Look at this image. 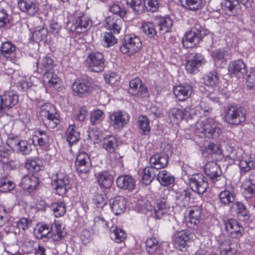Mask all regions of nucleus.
Returning <instances> with one entry per match:
<instances>
[{
    "instance_id": "nucleus-36",
    "label": "nucleus",
    "mask_w": 255,
    "mask_h": 255,
    "mask_svg": "<svg viewBox=\"0 0 255 255\" xmlns=\"http://www.w3.org/2000/svg\"><path fill=\"white\" fill-rule=\"evenodd\" d=\"M38 179L35 176L26 175L21 180V186L24 190L31 192L38 184Z\"/></svg>"
},
{
    "instance_id": "nucleus-34",
    "label": "nucleus",
    "mask_w": 255,
    "mask_h": 255,
    "mask_svg": "<svg viewBox=\"0 0 255 255\" xmlns=\"http://www.w3.org/2000/svg\"><path fill=\"white\" fill-rule=\"evenodd\" d=\"M65 136L70 146L77 142L80 139V133L78 128L75 125H70L67 129Z\"/></svg>"
},
{
    "instance_id": "nucleus-39",
    "label": "nucleus",
    "mask_w": 255,
    "mask_h": 255,
    "mask_svg": "<svg viewBox=\"0 0 255 255\" xmlns=\"http://www.w3.org/2000/svg\"><path fill=\"white\" fill-rule=\"evenodd\" d=\"M157 179L164 186L172 184L175 180L174 177L165 170L160 171L157 174Z\"/></svg>"
},
{
    "instance_id": "nucleus-23",
    "label": "nucleus",
    "mask_w": 255,
    "mask_h": 255,
    "mask_svg": "<svg viewBox=\"0 0 255 255\" xmlns=\"http://www.w3.org/2000/svg\"><path fill=\"white\" fill-rule=\"evenodd\" d=\"M123 17L117 16H110L105 19V26L110 31L114 34H119L124 24Z\"/></svg>"
},
{
    "instance_id": "nucleus-3",
    "label": "nucleus",
    "mask_w": 255,
    "mask_h": 255,
    "mask_svg": "<svg viewBox=\"0 0 255 255\" xmlns=\"http://www.w3.org/2000/svg\"><path fill=\"white\" fill-rule=\"evenodd\" d=\"M208 148L211 150V152L221 154L232 162H234L236 159H239L241 153V149H235L231 144L226 142H224L222 144L210 143Z\"/></svg>"
},
{
    "instance_id": "nucleus-14",
    "label": "nucleus",
    "mask_w": 255,
    "mask_h": 255,
    "mask_svg": "<svg viewBox=\"0 0 255 255\" xmlns=\"http://www.w3.org/2000/svg\"><path fill=\"white\" fill-rule=\"evenodd\" d=\"M91 26V20L84 14H81L80 15H77L70 30L77 33H82L86 31Z\"/></svg>"
},
{
    "instance_id": "nucleus-15",
    "label": "nucleus",
    "mask_w": 255,
    "mask_h": 255,
    "mask_svg": "<svg viewBox=\"0 0 255 255\" xmlns=\"http://www.w3.org/2000/svg\"><path fill=\"white\" fill-rule=\"evenodd\" d=\"M77 171L79 173H86L91 169V164L89 156L84 151H80L75 161Z\"/></svg>"
},
{
    "instance_id": "nucleus-37",
    "label": "nucleus",
    "mask_w": 255,
    "mask_h": 255,
    "mask_svg": "<svg viewBox=\"0 0 255 255\" xmlns=\"http://www.w3.org/2000/svg\"><path fill=\"white\" fill-rule=\"evenodd\" d=\"M110 235L111 239L118 244L124 242L127 238V233L125 231L116 226H112L111 228Z\"/></svg>"
},
{
    "instance_id": "nucleus-54",
    "label": "nucleus",
    "mask_w": 255,
    "mask_h": 255,
    "mask_svg": "<svg viewBox=\"0 0 255 255\" xmlns=\"http://www.w3.org/2000/svg\"><path fill=\"white\" fill-rule=\"evenodd\" d=\"M169 118L173 124H178L183 119L182 110L178 108L172 109L169 112Z\"/></svg>"
},
{
    "instance_id": "nucleus-56",
    "label": "nucleus",
    "mask_w": 255,
    "mask_h": 255,
    "mask_svg": "<svg viewBox=\"0 0 255 255\" xmlns=\"http://www.w3.org/2000/svg\"><path fill=\"white\" fill-rule=\"evenodd\" d=\"M128 5L137 13H140L144 10L142 0H126Z\"/></svg>"
},
{
    "instance_id": "nucleus-19",
    "label": "nucleus",
    "mask_w": 255,
    "mask_h": 255,
    "mask_svg": "<svg viewBox=\"0 0 255 255\" xmlns=\"http://www.w3.org/2000/svg\"><path fill=\"white\" fill-rule=\"evenodd\" d=\"M128 114L124 111L114 112L110 116L112 125L115 128H120L127 124L129 121Z\"/></svg>"
},
{
    "instance_id": "nucleus-58",
    "label": "nucleus",
    "mask_w": 255,
    "mask_h": 255,
    "mask_svg": "<svg viewBox=\"0 0 255 255\" xmlns=\"http://www.w3.org/2000/svg\"><path fill=\"white\" fill-rule=\"evenodd\" d=\"M35 136L37 137L38 144L41 146L45 145L49 142V136L45 131L37 130L35 131Z\"/></svg>"
},
{
    "instance_id": "nucleus-26",
    "label": "nucleus",
    "mask_w": 255,
    "mask_h": 255,
    "mask_svg": "<svg viewBox=\"0 0 255 255\" xmlns=\"http://www.w3.org/2000/svg\"><path fill=\"white\" fill-rule=\"evenodd\" d=\"M154 20L160 32L165 33L170 31L173 22L170 16H157L154 17Z\"/></svg>"
},
{
    "instance_id": "nucleus-21",
    "label": "nucleus",
    "mask_w": 255,
    "mask_h": 255,
    "mask_svg": "<svg viewBox=\"0 0 255 255\" xmlns=\"http://www.w3.org/2000/svg\"><path fill=\"white\" fill-rule=\"evenodd\" d=\"M129 93L138 97H145L147 93V89L144 87L141 81L138 78H134L129 82Z\"/></svg>"
},
{
    "instance_id": "nucleus-31",
    "label": "nucleus",
    "mask_w": 255,
    "mask_h": 255,
    "mask_svg": "<svg viewBox=\"0 0 255 255\" xmlns=\"http://www.w3.org/2000/svg\"><path fill=\"white\" fill-rule=\"evenodd\" d=\"M117 186L124 190H132L135 188L134 179L129 175L119 176L116 180Z\"/></svg>"
},
{
    "instance_id": "nucleus-12",
    "label": "nucleus",
    "mask_w": 255,
    "mask_h": 255,
    "mask_svg": "<svg viewBox=\"0 0 255 255\" xmlns=\"http://www.w3.org/2000/svg\"><path fill=\"white\" fill-rule=\"evenodd\" d=\"M69 180L67 175L63 172H58L56 178L52 182L53 186L57 194L63 196L65 194L69 186Z\"/></svg>"
},
{
    "instance_id": "nucleus-28",
    "label": "nucleus",
    "mask_w": 255,
    "mask_h": 255,
    "mask_svg": "<svg viewBox=\"0 0 255 255\" xmlns=\"http://www.w3.org/2000/svg\"><path fill=\"white\" fill-rule=\"evenodd\" d=\"M170 208V205L166 197H161L157 200V205L154 208V213L156 218L160 219L166 214Z\"/></svg>"
},
{
    "instance_id": "nucleus-57",
    "label": "nucleus",
    "mask_w": 255,
    "mask_h": 255,
    "mask_svg": "<svg viewBox=\"0 0 255 255\" xmlns=\"http://www.w3.org/2000/svg\"><path fill=\"white\" fill-rule=\"evenodd\" d=\"M51 209L56 217L63 216L66 212L65 205L62 202L53 203L51 206Z\"/></svg>"
},
{
    "instance_id": "nucleus-46",
    "label": "nucleus",
    "mask_w": 255,
    "mask_h": 255,
    "mask_svg": "<svg viewBox=\"0 0 255 255\" xmlns=\"http://www.w3.org/2000/svg\"><path fill=\"white\" fill-rule=\"evenodd\" d=\"M0 49L2 52V56L7 58L14 53L16 47L11 42L6 41L2 43Z\"/></svg>"
},
{
    "instance_id": "nucleus-55",
    "label": "nucleus",
    "mask_w": 255,
    "mask_h": 255,
    "mask_svg": "<svg viewBox=\"0 0 255 255\" xmlns=\"http://www.w3.org/2000/svg\"><path fill=\"white\" fill-rule=\"evenodd\" d=\"M218 80L217 73L215 71L206 74L203 77L204 83L208 86L213 87L216 85Z\"/></svg>"
},
{
    "instance_id": "nucleus-5",
    "label": "nucleus",
    "mask_w": 255,
    "mask_h": 255,
    "mask_svg": "<svg viewBox=\"0 0 255 255\" xmlns=\"http://www.w3.org/2000/svg\"><path fill=\"white\" fill-rule=\"evenodd\" d=\"M142 47V43L139 37L134 34L125 35L120 50L123 54L132 55L139 51Z\"/></svg>"
},
{
    "instance_id": "nucleus-51",
    "label": "nucleus",
    "mask_w": 255,
    "mask_h": 255,
    "mask_svg": "<svg viewBox=\"0 0 255 255\" xmlns=\"http://www.w3.org/2000/svg\"><path fill=\"white\" fill-rule=\"evenodd\" d=\"M112 31L106 32L103 37L102 43L106 47L114 45L117 42V39Z\"/></svg>"
},
{
    "instance_id": "nucleus-33",
    "label": "nucleus",
    "mask_w": 255,
    "mask_h": 255,
    "mask_svg": "<svg viewBox=\"0 0 255 255\" xmlns=\"http://www.w3.org/2000/svg\"><path fill=\"white\" fill-rule=\"evenodd\" d=\"M118 143L119 140L115 136L110 135L103 139L102 146L108 152L112 153L117 149Z\"/></svg>"
},
{
    "instance_id": "nucleus-29",
    "label": "nucleus",
    "mask_w": 255,
    "mask_h": 255,
    "mask_svg": "<svg viewBox=\"0 0 255 255\" xmlns=\"http://www.w3.org/2000/svg\"><path fill=\"white\" fill-rule=\"evenodd\" d=\"M97 180L100 187L108 189L113 183L114 176L110 172L104 171L98 173Z\"/></svg>"
},
{
    "instance_id": "nucleus-6",
    "label": "nucleus",
    "mask_w": 255,
    "mask_h": 255,
    "mask_svg": "<svg viewBox=\"0 0 255 255\" xmlns=\"http://www.w3.org/2000/svg\"><path fill=\"white\" fill-rule=\"evenodd\" d=\"M246 115L244 108L232 106L228 108L224 119L230 125L238 126L246 120Z\"/></svg>"
},
{
    "instance_id": "nucleus-18",
    "label": "nucleus",
    "mask_w": 255,
    "mask_h": 255,
    "mask_svg": "<svg viewBox=\"0 0 255 255\" xmlns=\"http://www.w3.org/2000/svg\"><path fill=\"white\" fill-rule=\"evenodd\" d=\"M219 242V250L221 255H235L237 254V245L232 240L224 239L221 236Z\"/></svg>"
},
{
    "instance_id": "nucleus-16",
    "label": "nucleus",
    "mask_w": 255,
    "mask_h": 255,
    "mask_svg": "<svg viewBox=\"0 0 255 255\" xmlns=\"http://www.w3.org/2000/svg\"><path fill=\"white\" fill-rule=\"evenodd\" d=\"M193 236L188 230H181L177 232L173 237L175 248L182 251L185 248L186 243L193 239Z\"/></svg>"
},
{
    "instance_id": "nucleus-22",
    "label": "nucleus",
    "mask_w": 255,
    "mask_h": 255,
    "mask_svg": "<svg viewBox=\"0 0 255 255\" xmlns=\"http://www.w3.org/2000/svg\"><path fill=\"white\" fill-rule=\"evenodd\" d=\"M150 164L153 168L160 169L166 167L169 162L168 154L158 153L152 155L150 158Z\"/></svg>"
},
{
    "instance_id": "nucleus-62",
    "label": "nucleus",
    "mask_w": 255,
    "mask_h": 255,
    "mask_svg": "<svg viewBox=\"0 0 255 255\" xmlns=\"http://www.w3.org/2000/svg\"><path fill=\"white\" fill-rule=\"evenodd\" d=\"M160 0H144V4L148 11H156L159 7Z\"/></svg>"
},
{
    "instance_id": "nucleus-35",
    "label": "nucleus",
    "mask_w": 255,
    "mask_h": 255,
    "mask_svg": "<svg viewBox=\"0 0 255 255\" xmlns=\"http://www.w3.org/2000/svg\"><path fill=\"white\" fill-rule=\"evenodd\" d=\"M191 192L188 190H183L176 192L175 203L180 207H186L190 200Z\"/></svg>"
},
{
    "instance_id": "nucleus-43",
    "label": "nucleus",
    "mask_w": 255,
    "mask_h": 255,
    "mask_svg": "<svg viewBox=\"0 0 255 255\" xmlns=\"http://www.w3.org/2000/svg\"><path fill=\"white\" fill-rule=\"evenodd\" d=\"M242 151L241 150V155L239 159H236L235 161H240L239 165L242 171L245 172L249 171L255 168V160L252 158L243 159L242 157Z\"/></svg>"
},
{
    "instance_id": "nucleus-17",
    "label": "nucleus",
    "mask_w": 255,
    "mask_h": 255,
    "mask_svg": "<svg viewBox=\"0 0 255 255\" xmlns=\"http://www.w3.org/2000/svg\"><path fill=\"white\" fill-rule=\"evenodd\" d=\"M204 172L213 183L220 180L222 175L220 166L214 161L206 163L204 166Z\"/></svg>"
},
{
    "instance_id": "nucleus-49",
    "label": "nucleus",
    "mask_w": 255,
    "mask_h": 255,
    "mask_svg": "<svg viewBox=\"0 0 255 255\" xmlns=\"http://www.w3.org/2000/svg\"><path fill=\"white\" fill-rule=\"evenodd\" d=\"M202 210L200 207L194 206L189 211V223H197L200 222Z\"/></svg>"
},
{
    "instance_id": "nucleus-42",
    "label": "nucleus",
    "mask_w": 255,
    "mask_h": 255,
    "mask_svg": "<svg viewBox=\"0 0 255 255\" xmlns=\"http://www.w3.org/2000/svg\"><path fill=\"white\" fill-rule=\"evenodd\" d=\"M38 71L40 73L47 71H53V60L48 57H45L37 63Z\"/></svg>"
},
{
    "instance_id": "nucleus-41",
    "label": "nucleus",
    "mask_w": 255,
    "mask_h": 255,
    "mask_svg": "<svg viewBox=\"0 0 255 255\" xmlns=\"http://www.w3.org/2000/svg\"><path fill=\"white\" fill-rule=\"evenodd\" d=\"M237 208V218L241 222H247L250 218L249 212L246 206L242 202H237L235 203Z\"/></svg>"
},
{
    "instance_id": "nucleus-44",
    "label": "nucleus",
    "mask_w": 255,
    "mask_h": 255,
    "mask_svg": "<svg viewBox=\"0 0 255 255\" xmlns=\"http://www.w3.org/2000/svg\"><path fill=\"white\" fill-rule=\"evenodd\" d=\"M227 232L233 238H239L242 236L244 228L240 224H225Z\"/></svg>"
},
{
    "instance_id": "nucleus-63",
    "label": "nucleus",
    "mask_w": 255,
    "mask_h": 255,
    "mask_svg": "<svg viewBox=\"0 0 255 255\" xmlns=\"http://www.w3.org/2000/svg\"><path fill=\"white\" fill-rule=\"evenodd\" d=\"M104 115V113L100 110H97L91 112L90 122L93 125L99 123L101 118Z\"/></svg>"
},
{
    "instance_id": "nucleus-25",
    "label": "nucleus",
    "mask_w": 255,
    "mask_h": 255,
    "mask_svg": "<svg viewBox=\"0 0 255 255\" xmlns=\"http://www.w3.org/2000/svg\"><path fill=\"white\" fill-rule=\"evenodd\" d=\"M192 91V86L187 83L177 86L173 89V94L179 101H184L188 98Z\"/></svg>"
},
{
    "instance_id": "nucleus-7",
    "label": "nucleus",
    "mask_w": 255,
    "mask_h": 255,
    "mask_svg": "<svg viewBox=\"0 0 255 255\" xmlns=\"http://www.w3.org/2000/svg\"><path fill=\"white\" fill-rule=\"evenodd\" d=\"M73 94L79 97H84L89 95L93 91V84L88 79H77L72 85Z\"/></svg>"
},
{
    "instance_id": "nucleus-59",
    "label": "nucleus",
    "mask_w": 255,
    "mask_h": 255,
    "mask_svg": "<svg viewBox=\"0 0 255 255\" xmlns=\"http://www.w3.org/2000/svg\"><path fill=\"white\" fill-rule=\"evenodd\" d=\"M138 126L142 133L146 134L150 130L149 121L145 116H139L138 119Z\"/></svg>"
},
{
    "instance_id": "nucleus-1",
    "label": "nucleus",
    "mask_w": 255,
    "mask_h": 255,
    "mask_svg": "<svg viewBox=\"0 0 255 255\" xmlns=\"http://www.w3.org/2000/svg\"><path fill=\"white\" fill-rule=\"evenodd\" d=\"M195 133L200 138L216 139L222 132L220 123L212 118L198 121L194 125Z\"/></svg>"
},
{
    "instance_id": "nucleus-64",
    "label": "nucleus",
    "mask_w": 255,
    "mask_h": 255,
    "mask_svg": "<svg viewBox=\"0 0 255 255\" xmlns=\"http://www.w3.org/2000/svg\"><path fill=\"white\" fill-rule=\"evenodd\" d=\"M14 184L8 180H3L0 182V191L1 192H8L14 188Z\"/></svg>"
},
{
    "instance_id": "nucleus-24",
    "label": "nucleus",
    "mask_w": 255,
    "mask_h": 255,
    "mask_svg": "<svg viewBox=\"0 0 255 255\" xmlns=\"http://www.w3.org/2000/svg\"><path fill=\"white\" fill-rule=\"evenodd\" d=\"M204 57L200 53H196L194 55H190L186 61V70L190 73H195L198 72L199 67L202 64Z\"/></svg>"
},
{
    "instance_id": "nucleus-61",
    "label": "nucleus",
    "mask_w": 255,
    "mask_h": 255,
    "mask_svg": "<svg viewBox=\"0 0 255 255\" xmlns=\"http://www.w3.org/2000/svg\"><path fill=\"white\" fill-rule=\"evenodd\" d=\"M205 106V104L204 102H201L200 105L196 107L195 114L198 115L199 117L207 116L212 111V109Z\"/></svg>"
},
{
    "instance_id": "nucleus-27",
    "label": "nucleus",
    "mask_w": 255,
    "mask_h": 255,
    "mask_svg": "<svg viewBox=\"0 0 255 255\" xmlns=\"http://www.w3.org/2000/svg\"><path fill=\"white\" fill-rule=\"evenodd\" d=\"M110 205L112 212L115 215H119L125 211L127 201L123 196H118L110 200Z\"/></svg>"
},
{
    "instance_id": "nucleus-30",
    "label": "nucleus",
    "mask_w": 255,
    "mask_h": 255,
    "mask_svg": "<svg viewBox=\"0 0 255 255\" xmlns=\"http://www.w3.org/2000/svg\"><path fill=\"white\" fill-rule=\"evenodd\" d=\"M146 250L149 255H162L163 251L155 238H150L145 242Z\"/></svg>"
},
{
    "instance_id": "nucleus-40",
    "label": "nucleus",
    "mask_w": 255,
    "mask_h": 255,
    "mask_svg": "<svg viewBox=\"0 0 255 255\" xmlns=\"http://www.w3.org/2000/svg\"><path fill=\"white\" fill-rule=\"evenodd\" d=\"M43 81L46 86L54 87L60 82V79L53 71H47L43 74Z\"/></svg>"
},
{
    "instance_id": "nucleus-20",
    "label": "nucleus",
    "mask_w": 255,
    "mask_h": 255,
    "mask_svg": "<svg viewBox=\"0 0 255 255\" xmlns=\"http://www.w3.org/2000/svg\"><path fill=\"white\" fill-rule=\"evenodd\" d=\"M18 7L21 11L31 16L34 15L39 10L36 0H19Z\"/></svg>"
},
{
    "instance_id": "nucleus-48",
    "label": "nucleus",
    "mask_w": 255,
    "mask_h": 255,
    "mask_svg": "<svg viewBox=\"0 0 255 255\" xmlns=\"http://www.w3.org/2000/svg\"><path fill=\"white\" fill-rule=\"evenodd\" d=\"M141 30L148 38L154 37L157 33L155 26L151 22H145L142 23Z\"/></svg>"
},
{
    "instance_id": "nucleus-45",
    "label": "nucleus",
    "mask_w": 255,
    "mask_h": 255,
    "mask_svg": "<svg viewBox=\"0 0 255 255\" xmlns=\"http://www.w3.org/2000/svg\"><path fill=\"white\" fill-rule=\"evenodd\" d=\"M142 174V182L146 185L150 184L155 176L154 168L151 166L145 167Z\"/></svg>"
},
{
    "instance_id": "nucleus-60",
    "label": "nucleus",
    "mask_w": 255,
    "mask_h": 255,
    "mask_svg": "<svg viewBox=\"0 0 255 255\" xmlns=\"http://www.w3.org/2000/svg\"><path fill=\"white\" fill-rule=\"evenodd\" d=\"M17 150L22 154H28L31 151V145L24 140L19 141L16 145Z\"/></svg>"
},
{
    "instance_id": "nucleus-2",
    "label": "nucleus",
    "mask_w": 255,
    "mask_h": 255,
    "mask_svg": "<svg viewBox=\"0 0 255 255\" xmlns=\"http://www.w3.org/2000/svg\"><path fill=\"white\" fill-rule=\"evenodd\" d=\"M40 116L47 128H55L60 123L59 115L55 107L50 103H46L41 106Z\"/></svg>"
},
{
    "instance_id": "nucleus-11",
    "label": "nucleus",
    "mask_w": 255,
    "mask_h": 255,
    "mask_svg": "<svg viewBox=\"0 0 255 255\" xmlns=\"http://www.w3.org/2000/svg\"><path fill=\"white\" fill-rule=\"evenodd\" d=\"M89 68L95 72H101L105 68V59L102 53L98 52H92L88 57Z\"/></svg>"
},
{
    "instance_id": "nucleus-13",
    "label": "nucleus",
    "mask_w": 255,
    "mask_h": 255,
    "mask_svg": "<svg viewBox=\"0 0 255 255\" xmlns=\"http://www.w3.org/2000/svg\"><path fill=\"white\" fill-rule=\"evenodd\" d=\"M252 0H225L223 6L225 10L230 12V14L236 15L238 14L240 4L248 8L252 6Z\"/></svg>"
},
{
    "instance_id": "nucleus-9",
    "label": "nucleus",
    "mask_w": 255,
    "mask_h": 255,
    "mask_svg": "<svg viewBox=\"0 0 255 255\" xmlns=\"http://www.w3.org/2000/svg\"><path fill=\"white\" fill-rule=\"evenodd\" d=\"M18 101V95L13 91H8L0 95V117L8 109L16 105Z\"/></svg>"
},
{
    "instance_id": "nucleus-4",
    "label": "nucleus",
    "mask_w": 255,
    "mask_h": 255,
    "mask_svg": "<svg viewBox=\"0 0 255 255\" xmlns=\"http://www.w3.org/2000/svg\"><path fill=\"white\" fill-rule=\"evenodd\" d=\"M207 33V30L203 29L199 24L196 23L190 31L185 34L182 40L183 45L187 48L195 47Z\"/></svg>"
},
{
    "instance_id": "nucleus-8",
    "label": "nucleus",
    "mask_w": 255,
    "mask_h": 255,
    "mask_svg": "<svg viewBox=\"0 0 255 255\" xmlns=\"http://www.w3.org/2000/svg\"><path fill=\"white\" fill-rule=\"evenodd\" d=\"M189 186L191 190L199 195H202L208 188L207 178L201 173L195 174L189 178Z\"/></svg>"
},
{
    "instance_id": "nucleus-47",
    "label": "nucleus",
    "mask_w": 255,
    "mask_h": 255,
    "mask_svg": "<svg viewBox=\"0 0 255 255\" xmlns=\"http://www.w3.org/2000/svg\"><path fill=\"white\" fill-rule=\"evenodd\" d=\"M182 6L192 11H196L201 8L202 0H180Z\"/></svg>"
},
{
    "instance_id": "nucleus-38",
    "label": "nucleus",
    "mask_w": 255,
    "mask_h": 255,
    "mask_svg": "<svg viewBox=\"0 0 255 255\" xmlns=\"http://www.w3.org/2000/svg\"><path fill=\"white\" fill-rule=\"evenodd\" d=\"M25 168L31 172H38L42 170L43 163L38 158L27 159L25 162Z\"/></svg>"
},
{
    "instance_id": "nucleus-53",
    "label": "nucleus",
    "mask_w": 255,
    "mask_h": 255,
    "mask_svg": "<svg viewBox=\"0 0 255 255\" xmlns=\"http://www.w3.org/2000/svg\"><path fill=\"white\" fill-rule=\"evenodd\" d=\"M249 181L250 185L246 189L245 194L247 198L255 196V171L249 175Z\"/></svg>"
},
{
    "instance_id": "nucleus-50",
    "label": "nucleus",
    "mask_w": 255,
    "mask_h": 255,
    "mask_svg": "<svg viewBox=\"0 0 255 255\" xmlns=\"http://www.w3.org/2000/svg\"><path fill=\"white\" fill-rule=\"evenodd\" d=\"M18 85L21 90L27 92L28 96L31 97L30 98H32L35 92L36 86L32 83L31 82L27 81H21L18 83Z\"/></svg>"
},
{
    "instance_id": "nucleus-52",
    "label": "nucleus",
    "mask_w": 255,
    "mask_h": 255,
    "mask_svg": "<svg viewBox=\"0 0 255 255\" xmlns=\"http://www.w3.org/2000/svg\"><path fill=\"white\" fill-rule=\"evenodd\" d=\"M220 203L227 205L234 202L235 197L233 193L229 190H225L221 191L218 195Z\"/></svg>"
},
{
    "instance_id": "nucleus-10",
    "label": "nucleus",
    "mask_w": 255,
    "mask_h": 255,
    "mask_svg": "<svg viewBox=\"0 0 255 255\" xmlns=\"http://www.w3.org/2000/svg\"><path fill=\"white\" fill-rule=\"evenodd\" d=\"M54 225V227H51L50 228L49 225H47L41 237L52 238L53 240L57 241L65 236L67 233L65 229V226L63 224Z\"/></svg>"
},
{
    "instance_id": "nucleus-32",
    "label": "nucleus",
    "mask_w": 255,
    "mask_h": 255,
    "mask_svg": "<svg viewBox=\"0 0 255 255\" xmlns=\"http://www.w3.org/2000/svg\"><path fill=\"white\" fill-rule=\"evenodd\" d=\"M228 69L231 74L240 77L246 72V66L243 60L238 59L230 63Z\"/></svg>"
}]
</instances>
